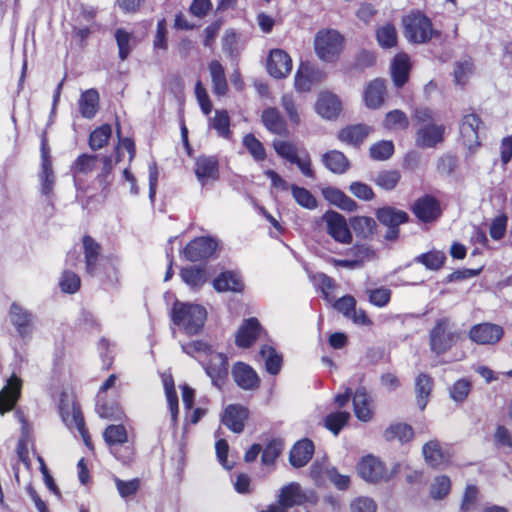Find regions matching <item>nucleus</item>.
<instances>
[{
    "label": "nucleus",
    "instance_id": "1",
    "mask_svg": "<svg viewBox=\"0 0 512 512\" xmlns=\"http://www.w3.org/2000/svg\"><path fill=\"white\" fill-rule=\"evenodd\" d=\"M207 319L206 309L194 303L176 301L172 307V320L187 334L194 335L201 331Z\"/></svg>",
    "mask_w": 512,
    "mask_h": 512
},
{
    "label": "nucleus",
    "instance_id": "2",
    "mask_svg": "<svg viewBox=\"0 0 512 512\" xmlns=\"http://www.w3.org/2000/svg\"><path fill=\"white\" fill-rule=\"evenodd\" d=\"M344 37L334 29H321L314 37V51L326 63L335 62L344 49Z\"/></svg>",
    "mask_w": 512,
    "mask_h": 512
},
{
    "label": "nucleus",
    "instance_id": "3",
    "mask_svg": "<svg viewBox=\"0 0 512 512\" xmlns=\"http://www.w3.org/2000/svg\"><path fill=\"white\" fill-rule=\"evenodd\" d=\"M404 35L412 43H426L436 31L428 17L421 13H411L403 18Z\"/></svg>",
    "mask_w": 512,
    "mask_h": 512
},
{
    "label": "nucleus",
    "instance_id": "4",
    "mask_svg": "<svg viewBox=\"0 0 512 512\" xmlns=\"http://www.w3.org/2000/svg\"><path fill=\"white\" fill-rule=\"evenodd\" d=\"M397 472V466L389 471L383 462L373 455L362 457L357 464V473L366 482L377 483L387 481Z\"/></svg>",
    "mask_w": 512,
    "mask_h": 512
},
{
    "label": "nucleus",
    "instance_id": "5",
    "mask_svg": "<svg viewBox=\"0 0 512 512\" xmlns=\"http://www.w3.org/2000/svg\"><path fill=\"white\" fill-rule=\"evenodd\" d=\"M457 335L453 331L448 319L438 320L429 333V345L432 352L437 355L448 351L456 342Z\"/></svg>",
    "mask_w": 512,
    "mask_h": 512
},
{
    "label": "nucleus",
    "instance_id": "6",
    "mask_svg": "<svg viewBox=\"0 0 512 512\" xmlns=\"http://www.w3.org/2000/svg\"><path fill=\"white\" fill-rule=\"evenodd\" d=\"M291 56L283 49L275 48L269 51L266 60L268 74L274 79H285L292 71Z\"/></svg>",
    "mask_w": 512,
    "mask_h": 512
},
{
    "label": "nucleus",
    "instance_id": "7",
    "mask_svg": "<svg viewBox=\"0 0 512 512\" xmlns=\"http://www.w3.org/2000/svg\"><path fill=\"white\" fill-rule=\"evenodd\" d=\"M324 78L321 70L309 62H301L294 75V89L299 93L311 91L314 84Z\"/></svg>",
    "mask_w": 512,
    "mask_h": 512
},
{
    "label": "nucleus",
    "instance_id": "8",
    "mask_svg": "<svg viewBox=\"0 0 512 512\" xmlns=\"http://www.w3.org/2000/svg\"><path fill=\"white\" fill-rule=\"evenodd\" d=\"M323 220L327 226L328 234L337 242L349 244L352 240V234L348 228L345 218L335 212L328 211L323 215Z\"/></svg>",
    "mask_w": 512,
    "mask_h": 512
},
{
    "label": "nucleus",
    "instance_id": "9",
    "mask_svg": "<svg viewBox=\"0 0 512 512\" xmlns=\"http://www.w3.org/2000/svg\"><path fill=\"white\" fill-rule=\"evenodd\" d=\"M504 330L501 326L493 323H480L471 327L469 338L480 345H493L503 336Z\"/></svg>",
    "mask_w": 512,
    "mask_h": 512
},
{
    "label": "nucleus",
    "instance_id": "10",
    "mask_svg": "<svg viewBox=\"0 0 512 512\" xmlns=\"http://www.w3.org/2000/svg\"><path fill=\"white\" fill-rule=\"evenodd\" d=\"M22 388V380L13 374L6 382L5 386L0 390V414L11 411L20 395Z\"/></svg>",
    "mask_w": 512,
    "mask_h": 512
},
{
    "label": "nucleus",
    "instance_id": "11",
    "mask_svg": "<svg viewBox=\"0 0 512 512\" xmlns=\"http://www.w3.org/2000/svg\"><path fill=\"white\" fill-rule=\"evenodd\" d=\"M195 175L202 186L214 183L219 178V165L214 157L201 156L195 162Z\"/></svg>",
    "mask_w": 512,
    "mask_h": 512
},
{
    "label": "nucleus",
    "instance_id": "12",
    "mask_svg": "<svg viewBox=\"0 0 512 512\" xmlns=\"http://www.w3.org/2000/svg\"><path fill=\"white\" fill-rule=\"evenodd\" d=\"M376 216L380 223L389 228L386 235L387 239H395L398 234V230L396 228L408 220V214L405 211L392 207L379 209Z\"/></svg>",
    "mask_w": 512,
    "mask_h": 512
},
{
    "label": "nucleus",
    "instance_id": "13",
    "mask_svg": "<svg viewBox=\"0 0 512 512\" xmlns=\"http://www.w3.org/2000/svg\"><path fill=\"white\" fill-rule=\"evenodd\" d=\"M10 320L17 333L22 338L29 337L34 328L33 316L17 303H13L9 311Z\"/></svg>",
    "mask_w": 512,
    "mask_h": 512
},
{
    "label": "nucleus",
    "instance_id": "14",
    "mask_svg": "<svg viewBox=\"0 0 512 512\" xmlns=\"http://www.w3.org/2000/svg\"><path fill=\"white\" fill-rule=\"evenodd\" d=\"M315 112L323 119H335L342 110L339 98L328 91L321 92L315 102Z\"/></svg>",
    "mask_w": 512,
    "mask_h": 512
},
{
    "label": "nucleus",
    "instance_id": "15",
    "mask_svg": "<svg viewBox=\"0 0 512 512\" xmlns=\"http://www.w3.org/2000/svg\"><path fill=\"white\" fill-rule=\"evenodd\" d=\"M217 247V243L210 237H199L189 242L184 255L189 261H198L211 256Z\"/></svg>",
    "mask_w": 512,
    "mask_h": 512
},
{
    "label": "nucleus",
    "instance_id": "16",
    "mask_svg": "<svg viewBox=\"0 0 512 512\" xmlns=\"http://www.w3.org/2000/svg\"><path fill=\"white\" fill-rule=\"evenodd\" d=\"M425 462L434 468L445 466L450 462L451 454L437 440H430L423 445Z\"/></svg>",
    "mask_w": 512,
    "mask_h": 512
},
{
    "label": "nucleus",
    "instance_id": "17",
    "mask_svg": "<svg viewBox=\"0 0 512 512\" xmlns=\"http://www.w3.org/2000/svg\"><path fill=\"white\" fill-rule=\"evenodd\" d=\"M249 412L247 408L240 404L228 405L222 415V423L235 433H240L248 419Z\"/></svg>",
    "mask_w": 512,
    "mask_h": 512
},
{
    "label": "nucleus",
    "instance_id": "18",
    "mask_svg": "<svg viewBox=\"0 0 512 512\" xmlns=\"http://www.w3.org/2000/svg\"><path fill=\"white\" fill-rule=\"evenodd\" d=\"M386 97V85L382 79H374L367 83L363 91V101L368 109H379Z\"/></svg>",
    "mask_w": 512,
    "mask_h": 512
},
{
    "label": "nucleus",
    "instance_id": "19",
    "mask_svg": "<svg viewBox=\"0 0 512 512\" xmlns=\"http://www.w3.org/2000/svg\"><path fill=\"white\" fill-rule=\"evenodd\" d=\"M481 121L475 114L466 115L461 123L460 133L463 144L469 149L474 150L479 147L480 141L478 136V129Z\"/></svg>",
    "mask_w": 512,
    "mask_h": 512
},
{
    "label": "nucleus",
    "instance_id": "20",
    "mask_svg": "<svg viewBox=\"0 0 512 512\" xmlns=\"http://www.w3.org/2000/svg\"><path fill=\"white\" fill-rule=\"evenodd\" d=\"M232 375L236 384L244 390H253L259 386L260 380L256 371L245 363H236Z\"/></svg>",
    "mask_w": 512,
    "mask_h": 512
},
{
    "label": "nucleus",
    "instance_id": "21",
    "mask_svg": "<svg viewBox=\"0 0 512 512\" xmlns=\"http://www.w3.org/2000/svg\"><path fill=\"white\" fill-rule=\"evenodd\" d=\"M353 410L356 418L362 422H369L374 415L372 398L363 389H357L352 398Z\"/></svg>",
    "mask_w": 512,
    "mask_h": 512
},
{
    "label": "nucleus",
    "instance_id": "22",
    "mask_svg": "<svg viewBox=\"0 0 512 512\" xmlns=\"http://www.w3.org/2000/svg\"><path fill=\"white\" fill-rule=\"evenodd\" d=\"M445 127L443 125L428 124L423 125L417 130L416 144L422 148L436 146L443 141Z\"/></svg>",
    "mask_w": 512,
    "mask_h": 512
},
{
    "label": "nucleus",
    "instance_id": "23",
    "mask_svg": "<svg viewBox=\"0 0 512 512\" xmlns=\"http://www.w3.org/2000/svg\"><path fill=\"white\" fill-rule=\"evenodd\" d=\"M413 212L422 222H430L439 217L441 210L436 199L424 196L414 203Z\"/></svg>",
    "mask_w": 512,
    "mask_h": 512
},
{
    "label": "nucleus",
    "instance_id": "24",
    "mask_svg": "<svg viewBox=\"0 0 512 512\" xmlns=\"http://www.w3.org/2000/svg\"><path fill=\"white\" fill-rule=\"evenodd\" d=\"M260 333L261 327L258 320L255 318L247 319L239 327L235 336V342L241 348H248L256 341Z\"/></svg>",
    "mask_w": 512,
    "mask_h": 512
},
{
    "label": "nucleus",
    "instance_id": "25",
    "mask_svg": "<svg viewBox=\"0 0 512 512\" xmlns=\"http://www.w3.org/2000/svg\"><path fill=\"white\" fill-rule=\"evenodd\" d=\"M371 131V127L364 124L350 125L341 129L337 138L346 145L356 147L368 137Z\"/></svg>",
    "mask_w": 512,
    "mask_h": 512
},
{
    "label": "nucleus",
    "instance_id": "26",
    "mask_svg": "<svg viewBox=\"0 0 512 512\" xmlns=\"http://www.w3.org/2000/svg\"><path fill=\"white\" fill-rule=\"evenodd\" d=\"M210 360L205 369L213 384L220 387L227 375V360L221 353L210 351Z\"/></svg>",
    "mask_w": 512,
    "mask_h": 512
},
{
    "label": "nucleus",
    "instance_id": "27",
    "mask_svg": "<svg viewBox=\"0 0 512 512\" xmlns=\"http://www.w3.org/2000/svg\"><path fill=\"white\" fill-rule=\"evenodd\" d=\"M411 64L407 54H397L391 64V77L397 87H402L409 78Z\"/></svg>",
    "mask_w": 512,
    "mask_h": 512
},
{
    "label": "nucleus",
    "instance_id": "28",
    "mask_svg": "<svg viewBox=\"0 0 512 512\" xmlns=\"http://www.w3.org/2000/svg\"><path fill=\"white\" fill-rule=\"evenodd\" d=\"M314 452L312 441L303 439L298 441L290 451V463L293 467L300 468L305 466L311 459Z\"/></svg>",
    "mask_w": 512,
    "mask_h": 512
},
{
    "label": "nucleus",
    "instance_id": "29",
    "mask_svg": "<svg viewBox=\"0 0 512 512\" xmlns=\"http://www.w3.org/2000/svg\"><path fill=\"white\" fill-rule=\"evenodd\" d=\"M41 157H42V170L40 173V182H41V193L44 195H48L54 186V173L52 170V164L49 159V149L45 143L42 141L41 146Z\"/></svg>",
    "mask_w": 512,
    "mask_h": 512
},
{
    "label": "nucleus",
    "instance_id": "30",
    "mask_svg": "<svg viewBox=\"0 0 512 512\" xmlns=\"http://www.w3.org/2000/svg\"><path fill=\"white\" fill-rule=\"evenodd\" d=\"M323 165L334 174H344L350 168L349 159L338 150H329L322 155Z\"/></svg>",
    "mask_w": 512,
    "mask_h": 512
},
{
    "label": "nucleus",
    "instance_id": "31",
    "mask_svg": "<svg viewBox=\"0 0 512 512\" xmlns=\"http://www.w3.org/2000/svg\"><path fill=\"white\" fill-rule=\"evenodd\" d=\"M264 126L272 133L285 136L288 134L286 121L276 108H267L262 113Z\"/></svg>",
    "mask_w": 512,
    "mask_h": 512
},
{
    "label": "nucleus",
    "instance_id": "32",
    "mask_svg": "<svg viewBox=\"0 0 512 512\" xmlns=\"http://www.w3.org/2000/svg\"><path fill=\"white\" fill-rule=\"evenodd\" d=\"M323 197L332 205L346 211H355L357 204L341 190L334 187H326L322 190Z\"/></svg>",
    "mask_w": 512,
    "mask_h": 512
},
{
    "label": "nucleus",
    "instance_id": "33",
    "mask_svg": "<svg viewBox=\"0 0 512 512\" xmlns=\"http://www.w3.org/2000/svg\"><path fill=\"white\" fill-rule=\"evenodd\" d=\"M305 500V495L301 491L298 483L292 482L284 486L279 494L278 502L287 510L294 505H299Z\"/></svg>",
    "mask_w": 512,
    "mask_h": 512
},
{
    "label": "nucleus",
    "instance_id": "34",
    "mask_svg": "<svg viewBox=\"0 0 512 512\" xmlns=\"http://www.w3.org/2000/svg\"><path fill=\"white\" fill-rule=\"evenodd\" d=\"M433 388V381L427 374H419L415 380V395L416 403L420 410H424L427 406L431 391Z\"/></svg>",
    "mask_w": 512,
    "mask_h": 512
},
{
    "label": "nucleus",
    "instance_id": "35",
    "mask_svg": "<svg viewBox=\"0 0 512 512\" xmlns=\"http://www.w3.org/2000/svg\"><path fill=\"white\" fill-rule=\"evenodd\" d=\"M213 287L217 292H241L243 284L237 274L224 272L213 281Z\"/></svg>",
    "mask_w": 512,
    "mask_h": 512
},
{
    "label": "nucleus",
    "instance_id": "36",
    "mask_svg": "<svg viewBox=\"0 0 512 512\" xmlns=\"http://www.w3.org/2000/svg\"><path fill=\"white\" fill-rule=\"evenodd\" d=\"M99 95L94 89L86 90L79 99V109L85 118H92L98 111Z\"/></svg>",
    "mask_w": 512,
    "mask_h": 512
},
{
    "label": "nucleus",
    "instance_id": "37",
    "mask_svg": "<svg viewBox=\"0 0 512 512\" xmlns=\"http://www.w3.org/2000/svg\"><path fill=\"white\" fill-rule=\"evenodd\" d=\"M281 106L290 124L293 126L300 125L301 108L291 93H286L281 97Z\"/></svg>",
    "mask_w": 512,
    "mask_h": 512
},
{
    "label": "nucleus",
    "instance_id": "38",
    "mask_svg": "<svg viewBox=\"0 0 512 512\" xmlns=\"http://www.w3.org/2000/svg\"><path fill=\"white\" fill-rule=\"evenodd\" d=\"M209 71L212 79L213 92L218 96H224L228 86L222 65L218 61H212L209 64Z\"/></svg>",
    "mask_w": 512,
    "mask_h": 512
},
{
    "label": "nucleus",
    "instance_id": "39",
    "mask_svg": "<svg viewBox=\"0 0 512 512\" xmlns=\"http://www.w3.org/2000/svg\"><path fill=\"white\" fill-rule=\"evenodd\" d=\"M260 358L263 360L265 369L268 373L277 374L282 365V357L270 346H262L259 352Z\"/></svg>",
    "mask_w": 512,
    "mask_h": 512
},
{
    "label": "nucleus",
    "instance_id": "40",
    "mask_svg": "<svg viewBox=\"0 0 512 512\" xmlns=\"http://www.w3.org/2000/svg\"><path fill=\"white\" fill-rule=\"evenodd\" d=\"M82 242L87 272L93 274L99 256L100 246L90 236H84Z\"/></svg>",
    "mask_w": 512,
    "mask_h": 512
},
{
    "label": "nucleus",
    "instance_id": "41",
    "mask_svg": "<svg viewBox=\"0 0 512 512\" xmlns=\"http://www.w3.org/2000/svg\"><path fill=\"white\" fill-rule=\"evenodd\" d=\"M414 436L413 429L405 423H397L390 425L384 432L386 440H398L402 443L410 441Z\"/></svg>",
    "mask_w": 512,
    "mask_h": 512
},
{
    "label": "nucleus",
    "instance_id": "42",
    "mask_svg": "<svg viewBox=\"0 0 512 512\" xmlns=\"http://www.w3.org/2000/svg\"><path fill=\"white\" fill-rule=\"evenodd\" d=\"M376 39L380 47L390 49L397 45L398 34L396 28L389 23L380 26L376 30Z\"/></svg>",
    "mask_w": 512,
    "mask_h": 512
},
{
    "label": "nucleus",
    "instance_id": "43",
    "mask_svg": "<svg viewBox=\"0 0 512 512\" xmlns=\"http://www.w3.org/2000/svg\"><path fill=\"white\" fill-rule=\"evenodd\" d=\"M162 382L165 389L167 402L170 409L172 421H176L178 416V397L174 387V381L170 374H162Z\"/></svg>",
    "mask_w": 512,
    "mask_h": 512
},
{
    "label": "nucleus",
    "instance_id": "44",
    "mask_svg": "<svg viewBox=\"0 0 512 512\" xmlns=\"http://www.w3.org/2000/svg\"><path fill=\"white\" fill-rule=\"evenodd\" d=\"M408 125L409 121L407 116L403 111L398 109L389 111L383 120V126L388 131L405 130Z\"/></svg>",
    "mask_w": 512,
    "mask_h": 512
},
{
    "label": "nucleus",
    "instance_id": "45",
    "mask_svg": "<svg viewBox=\"0 0 512 512\" xmlns=\"http://www.w3.org/2000/svg\"><path fill=\"white\" fill-rule=\"evenodd\" d=\"M451 490V480L448 476L438 475L433 478L430 487L429 494L434 500H442L448 496Z\"/></svg>",
    "mask_w": 512,
    "mask_h": 512
},
{
    "label": "nucleus",
    "instance_id": "46",
    "mask_svg": "<svg viewBox=\"0 0 512 512\" xmlns=\"http://www.w3.org/2000/svg\"><path fill=\"white\" fill-rule=\"evenodd\" d=\"M400 178V172L397 170H382L376 174L374 183L383 190H392L397 186Z\"/></svg>",
    "mask_w": 512,
    "mask_h": 512
},
{
    "label": "nucleus",
    "instance_id": "47",
    "mask_svg": "<svg viewBox=\"0 0 512 512\" xmlns=\"http://www.w3.org/2000/svg\"><path fill=\"white\" fill-rule=\"evenodd\" d=\"M210 126L216 130L217 134L223 138H229L230 131V118L225 110H217L213 118L210 119Z\"/></svg>",
    "mask_w": 512,
    "mask_h": 512
},
{
    "label": "nucleus",
    "instance_id": "48",
    "mask_svg": "<svg viewBox=\"0 0 512 512\" xmlns=\"http://www.w3.org/2000/svg\"><path fill=\"white\" fill-rule=\"evenodd\" d=\"M357 255L359 258L355 260L333 259L332 263L335 266L344 267L347 269H355L361 267L365 261L374 258V252L367 247H359L357 250Z\"/></svg>",
    "mask_w": 512,
    "mask_h": 512
},
{
    "label": "nucleus",
    "instance_id": "49",
    "mask_svg": "<svg viewBox=\"0 0 512 512\" xmlns=\"http://www.w3.org/2000/svg\"><path fill=\"white\" fill-rule=\"evenodd\" d=\"M242 142L255 161H263L266 158L265 148L254 134L244 135Z\"/></svg>",
    "mask_w": 512,
    "mask_h": 512
},
{
    "label": "nucleus",
    "instance_id": "50",
    "mask_svg": "<svg viewBox=\"0 0 512 512\" xmlns=\"http://www.w3.org/2000/svg\"><path fill=\"white\" fill-rule=\"evenodd\" d=\"M369 153L371 158H373L374 160H387L394 153V144L390 140H381L379 142L374 143L370 147Z\"/></svg>",
    "mask_w": 512,
    "mask_h": 512
},
{
    "label": "nucleus",
    "instance_id": "51",
    "mask_svg": "<svg viewBox=\"0 0 512 512\" xmlns=\"http://www.w3.org/2000/svg\"><path fill=\"white\" fill-rule=\"evenodd\" d=\"M290 188L292 196L298 205L310 210L317 207V200L310 191L296 185H292Z\"/></svg>",
    "mask_w": 512,
    "mask_h": 512
},
{
    "label": "nucleus",
    "instance_id": "52",
    "mask_svg": "<svg viewBox=\"0 0 512 512\" xmlns=\"http://www.w3.org/2000/svg\"><path fill=\"white\" fill-rule=\"evenodd\" d=\"M103 437L108 445L123 444L128 440V434L123 425L108 426L103 433Z\"/></svg>",
    "mask_w": 512,
    "mask_h": 512
},
{
    "label": "nucleus",
    "instance_id": "53",
    "mask_svg": "<svg viewBox=\"0 0 512 512\" xmlns=\"http://www.w3.org/2000/svg\"><path fill=\"white\" fill-rule=\"evenodd\" d=\"M112 133V128L108 124H104L98 128H96L91 134L89 138V145L91 149L97 150L104 147L110 138Z\"/></svg>",
    "mask_w": 512,
    "mask_h": 512
},
{
    "label": "nucleus",
    "instance_id": "54",
    "mask_svg": "<svg viewBox=\"0 0 512 512\" xmlns=\"http://www.w3.org/2000/svg\"><path fill=\"white\" fill-rule=\"evenodd\" d=\"M471 382L468 379L461 378L456 380L449 388V395L454 402L461 403L469 395Z\"/></svg>",
    "mask_w": 512,
    "mask_h": 512
},
{
    "label": "nucleus",
    "instance_id": "55",
    "mask_svg": "<svg viewBox=\"0 0 512 512\" xmlns=\"http://www.w3.org/2000/svg\"><path fill=\"white\" fill-rule=\"evenodd\" d=\"M350 414L345 411L334 412L326 416L325 427L333 434L337 435L340 430L347 424Z\"/></svg>",
    "mask_w": 512,
    "mask_h": 512
},
{
    "label": "nucleus",
    "instance_id": "56",
    "mask_svg": "<svg viewBox=\"0 0 512 512\" xmlns=\"http://www.w3.org/2000/svg\"><path fill=\"white\" fill-rule=\"evenodd\" d=\"M96 162V156L82 154L75 160L72 170L75 174H87L94 170Z\"/></svg>",
    "mask_w": 512,
    "mask_h": 512
},
{
    "label": "nucleus",
    "instance_id": "57",
    "mask_svg": "<svg viewBox=\"0 0 512 512\" xmlns=\"http://www.w3.org/2000/svg\"><path fill=\"white\" fill-rule=\"evenodd\" d=\"M181 277L183 281L191 287H199L206 281L204 271L193 267L183 269Z\"/></svg>",
    "mask_w": 512,
    "mask_h": 512
},
{
    "label": "nucleus",
    "instance_id": "58",
    "mask_svg": "<svg viewBox=\"0 0 512 512\" xmlns=\"http://www.w3.org/2000/svg\"><path fill=\"white\" fill-rule=\"evenodd\" d=\"M275 152L289 162H293L298 157L296 146L289 141L277 140L273 142Z\"/></svg>",
    "mask_w": 512,
    "mask_h": 512
},
{
    "label": "nucleus",
    "instance_id": "59",
    "mask_svg": "<svg viewBox=\"0 0 512 512\" xmlns=\"http://www.w3.org/2000/svg\"><path fill=\"white\" fill-rule=\"evenodd\" d=\"M115 38L119 49V56L124 60L131 51L133 37L124 29H118L115 33Z\"/></svg>",
    "mask_w": 512,
    "mask_h": 512
},
{
    "label": "nucleus",
    "instance_id": "60",
    "mask_svg": "<svg viewBox=\"0 0 512 512\" xmlns=\"http://www.w3.org/2000/svg\"><path fill=\"white\" fill-rule=\"evenodd\" d=\"M445 254L441 251H430L418 257V261L428 269L437 270L442 267L445 261Z\"/></svg>",
    "mask_w": 512,
    "mask_h": 512
},
{
    "label": "nucleus",
    "instance_id": "61",
    "mask_svg": "<svg viewBox=\"0 0 512 512\" xmlns=\"http://www.w3.org/2000/svg\"><path fill=\"white\" fill-rule=\"evenodd\" d=\"M59 286L62 292L75 293L80 288V278L75 273L64 272L60 279Z\"/></svg>",
    "mask_w": 512,
    "mask_h": 512
},
{
    "label": "nucleus",
    "instance_id": "62",
    "mask_svg": "<svg viewBox=\"0 0 512 512\" xmlns=\"http://www.w3.org/2000/svg\"><path fill=\"white\" fill-rule=\"evenodd\" d=\"M473 73V64L470 60L458 62L454 71L455 82L463 85Z\"/></svg>",
    "mask_w": 512,
    "mask_h": 512
},
{
    "label": "nucleus",
    "instance_id": "63",
    "mask_svg": "<svg viewBox=\"0 0 512 512\" xmlns=\"http://www.w3.org/2000/svg\"><path fill=\"white\" fill-rule=\"evenodd\" d=\"M375 502L368 497H358L350 503V512H376Z\"/></svg>",
    "mask_w": 512,
    "mask_h": 512
},
{
    "label": "nucleus",
    "instance_id": "64",
    "mask_svg": "<svg viewBox=\"0 0 512 512\" xmlns=\"http://www.w3.org/2000/svg\"><path fill=\"white\" fill-rule=\"evenodd\" d=\"M477 495H478L477 488L473 485H468L466 487L464 495H463V499H462V502L460 505V510L462 512H470L476 504Z\"/></svg>",
    "mask_w": 512,
    "mask_h": 512
}]
</instances>
